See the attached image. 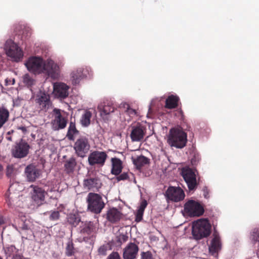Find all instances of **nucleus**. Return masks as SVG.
<instances>
[{"label":"nucleus","mask_w":259,"mask_h":259,"mask_svg":"<svg viewBox=\"0 0 259 259\" xmlns=\"http://www.w3.org/2000/svg\"><path fill=\"white\" fill-rule=\"evenodd\" d=\"M17 129L21 130L24 134L27 132V128L25 126H18Z\"/></svg>","instance_id":"nucleus-48"},{"label":"nucleus","mask_w":259,"mask_h":259,"mask_svg":"<svg viewBox=\"0 0 259 259\" xmlns=\"http://www.w3.org/2000/svg\"><path fill=\"white\" fill-rule=\"evenodd\" d=\"M25 64L29 71L34 73H41L44 71V61L40 57H30Z\"/></svg>","instance_id":"nucleus-9"},{"label":"nucleus","mask_w":259,"mask_h":259,"mask_svg":"<svg viewBox=\"0 0 259 259\" xmlns=\"http://www.w3.org/2000/svg\"><path fill=\"white\" fill-rule=\"evenodd\" d=\"M147 202L146 200H143L140 205V206L137 210V211L136 214V219L135 221L137 222H140L143 219V213L145 210V208L147 207Z\"/></svg>","instance_id":"nucleus-30"},{"label":"nucleus","mask_w":259,"mask_h":259,"mask_svg":"<svg viewBox=\"0 0 259 259\" xmlns=\"http://www.w3.org/2000/svg\"><path fill=\"white\" fill-rule=\"evenodd\" d=\"M213 237L209 246V252L212 255L218 252V251L220 250L221 247L220 237L218 234L214 232L213 234Z\"/></svg>","instance_id":"nucleus-22"},{"label":"nucleus","mask_w":259,"mask_h":259,"mask_svg":"<svg viewBox=\"0 0 259 259\" xmlns=\"http://www.w3.org/2000/svg\"><path fill=\"white\" fill-rule=\"evenodd\" d=\"M80 231L82 233H87V234H89L91 232V228L89 225H85V226L81 229Z\"/></svg>","instance_id":"nucleus-45"},{"label":"nucleus","mask_w":259,"mask_h":259,"mask_svg":"<svg viewBox=\"0 0 259 259\" xmlns=\"http://www.w3.org/2000/svg\"><path fill=\"white\" fill-rule=\"evenodd\" d=\"M75 252V249L72 241H68L66 247V254L67 256L72 255Z\"/></svg>","instance_id":"nucleus-38"},{"label":"nucleus","mask_w":259,"mask_h":259,"mask_svg":"<svg viewBox=\"0 0 259 259\" xmlns=\"http://www.w3.org/2000/svg\"><path fill=\"white\" fill-rule=\"evenodd\" d=\"M107 259H120V257L118 253L113 252L108 256Z\"/></svg>","instance_id":"nucleus-43"},{"label":"nucleus","mask_w":259,"mask_h":259,"mask_svg":"<svg viewBox=\"0 0 259 259\" xmlns=\"http://www.w3.org/2000/svg\"><path fill=\"white\" fill-rule=\"evenodd\" d=\"M210 231L211 225L206 219H200L193 223L192 234L197 240L208 236Z\"/></svg>","instance_id":"nucleus-2"},{"label":"nucleus","mask_w":259,"mask_h":259,"mask_svg":"<svg viewBox=\"0 0 259 259\" xmlns=\"http://www.w3.org/2000/svg\"><path fill=\"white\" fill-rule=\"evenodd\" d=\"M142 259H153L151 252L147 251L142 253Z\"/></svg>","instance_id":"nucleus-42"},{"label":"nucleus","mask_w":259,"mask_h":259,"mask_svg":"<svg viewBox=\"0 0 259 259\" xmlns=\"http://www.w3.org/2000/svg\"><path fill=\"white\" fill-rule=\"evenodd\" d=\"M167 142L171 147L182 149L187 142V135L181 127L172 128L170 130Z\"/></svg>","instance_id":"nucleus-1"},{"label":"nucleus","mask_w":259,"mask_h":259,"mask_svg":"<svg viewBox=\"0 0 259 259\" xmlns=\"http://www.w3.org/2000/svg\"><path fill=\"white\" fill-rule=\"evenodd\" d=\"M6 196L7 203L10 207L13 208L22 206L25 199L24 193H7Z\"/></svg>","instance_id":"nucleus-13"},{"label":"nucleus","mask_w":259,"mask_h":259,"mask_svg":"<svg viewBox=\"0 0 259 259\" xmlns=\"http://www.w3.org/2000/svg\"><path fill=\"white\" fill-rule=\"evenodd\" d=\"M149 163V159L143 155H141L134 160V163L138 169H141Z\"/></svg>","instance_id":"nucleus-31"},{"label":"nucleus","mask_w":259,"mask_h":259,"mask_svg":"<svg viewBox=\"0 0 259 259\" xmlns=\"http://www.w3.org/2000/svg\"><path fill=\"white\" fill-rule=\"evenodd\" d=\"M203 196L204 197L206 198V199H208L209 198V191L207 189V187H205L203 188Z\"/></svg>","instance_id":"nucleus-47"},{"label":"nucleus","mask_w":259,"mask_h":259,"mask_svg":"<svg viewBox=\"0 0 259 259\" xmlns=\"http://www.w3.org/2000/svg\"><path fill=\"white\" fill-rule=\"evenodd\" d=\"M73 148L76 154L78 157H84L91 148L89 139L85 137H80L76 140Z\"/></svg>","instance_id":"nucleus-4"},{"label":"nucleus","mask_w":259,"mask_h":259,"mask_svg":"<svg viewBox=\"0 0 259 259\" xmlns=\"http://www.w3.org/2000/svg\"><path fill=\"white\" fill-rule=\"evenodd\" d=\"M180 102V98L177 95H171L165 100V108L168 109H175L178 107Z\"/></svg>","instance_id":"nucleus-24"},{"label":"nucleus","mask_w":259,"mask_h":259,"mask_svg":"<svg viewBox=\"0 0 259 259\" xmlns=\"http://www.w3.org/2000/svg\"><path fill=\"white\" fill-rule=\"evenodd\" d=\"M121 179H117L118 181H119L120 180H121Z\"/></svg>","instance_id":"nucleus-58"},{"label":"nucleus","mask_w":259,"mask_h":259,"mask_svg":"<svg viewBox=\"0 0 259 259\" xmlns=\"http://www.w3.org/2000/svg\"><path fill=\"white\" fill-rule=\"evenodd\" d=\"M15 83V80L14 78H13L12 80L11 79L6 78L5 79V84L6 85H13Z\"/></svg>","instance_id":"nucleus-46"},{"label":"nucleus","mask_w":259,"mask_h":259,"mask_svg":"<svg viewBox=\"0 0 259 259\" xmlns=\"http://www.w3.org/2000/svg\"><path fill=\"white\" fill-rule=\"evenodd\" d=\"M76 165V159L74 157H71L67 160L64 164L65 170L67 173L73 172L75 166Z\"/></svg>","instance_id":"nucleus-32"},{"label":"nucleus","mask_w":259,"mask_h":259,"mask_svg":"<svg viewBox=\"0 0 259 259\" xmlns=\"http://www.w3.org/2000/svg\"><path fill=\"white\" fill-rule=\"evenodd\" d=\"M134 182L135 183H136V179H134Z\"/></svg>","instance_id":"nucleus-57"},{"label":"nucleus","mask_w":259,"mask_h":259,"mask_svg":"<svg viewBox=\"0 0 259 259\" xmlns=\"http://www.w3.org/2000/svg\"><path fill=\"white\" fill-rule=\"evenodd\" d=\"M179 112H180V113L181 115H183V111H182V110H180L179 111Z\"/></svg>","instance_id":"nucleus-55"},{"label":"nucleus","mask_w":259,"mask_h":259,"mask_svg":"<svg viewBox=\"0 0 259 259\" xmlns=\"http://www.w3.org/2000/svg\"><path fill=\"white\" fill-rule=\"evenodd\" d=\"M129 177L127 176L126 174H123L121 175H120L119 177H117L116 178H128Z\"/></svg>","instance_id":"nucleus-49"},{"label":"nucleus","mask_w":259,"mask_h":259,"mask_svg":"<svg viewBox=\"0 0 259 259\" xmlns=\"http://www.w3.org/2000/svg\"><path fill=\"white\" fill-rule=\"evenodd\" d=\"M30 148V145L25 141L21 139L12 149V154L15 158H22L28 154Z\"/></svg>","instance_id":"nucleus-10"},{"label":"nucleus","mask_w":259,"mask_h":259,"mask_svg":"<svg viewBox=\"0 0 259 259\" xmlns=\"http://www.w3.org/2000/svg\"><path fill=\"white\" fill-rule=\"evenodd\" d=\"M79 134V131L77 130L74 122L70 121L66 134V137L70 141H74L75 136Z\"/></svg>","instance_id":"nucleus-27"},{"label":"nucleus","mask_w":259,"mask_h":259,"mask_svg":"<svg viewBox=\"0 0 259 259\" xmlns=\"http://www.w3.org/2000/svg\"><path fill=\"white\" fill-rule=\"evenodd\" d=\"M139 250L138 246L134 243H129L124 249L123 257L124 259H135Z\"/></svg>","instance_id":"nucleus-17"},{"label":"nucleus","mask_w":259,"mask_h":259,"mask_svg":"<svg viewBox=\"0 0 259 259\" xmlns=\"http://www.w3.org/2000/svg\"><path fill=\"white\" fill-rule=\"evenodd\" d=\"M0 259H3V258L0 256Z\"/></svg>","instance_id":"nucleus-59"},{"label":"nucleus","mask_w":259,"mask_h":259,"mask_svg":"<svg viewBox=\"0 0 259 259\" xmlns=\"http://www.w3.org/2000/svg\"><path fill=\"white\" fill-rule=\"evenodd\" d=\"M184 210L190 217H199L204 212L202 206L193 200H190L185 204Z\"/></svg>","instance_id":"nucleus-6"},{"label":"nucleus","mask_w":259,"mask_h":259,"mask_svg":"<svg viewBox=\"0 0 259 259\" xmlns=\"http://www.w3.org/2000/svg\"><path fill=\"white\" fill-rule=\"evenodd\" d=\"M91 117L92 113L89 111L86 110L82 115L80 120L82 125L84 126H88L90 124Z\"/></svg>","instance_id":"nucleus-34"},{"label":"nucleus","mask_w":259,"mask_h":259,"mask_svg":"<svg viewBox=\"0 0 259 259\" xmlns=\"http://www.w3.org/2000/svg\"><path fill=\"white\" fill-rule=\"evenodd\" d=\"M35 103L38 108L45 112L47 111L52 106L50 96L45 93L40 92L36 96Z\"/></svg>","instance_id":"nucleus-14"},{"label":"nucleus","mask_w":259,"mask_h":259,"mask_svg":"<svg viewBox=\"0 0 259 259\" xmlns=\"http://www.w3.org/2000/svg\"><path fill=\"white\" fill-rule=\"evenodd\" d=\"M197 170L189 166H185L182 168L181 174L183 178H196Z\"/></svg>","instance_id":"nucleus-29"},{"label":"nucleus","mask_w":259,"mask_h":259,"mask_svg":"<svg viewBox=\"0 0 259 259\" xmlns=\"http://www.w3.org/2000/svg\"><path fill=\"white\" fill-rule=\"evenodd\" d=\"M23 82L27 87H31L34 82V80L28 74H25L23 76Z\"/></svg>","instance_id":"nucleus-37"},{"label":"nucleus","mask_w":259,"mask_h":259,"mask_svg":"<svg viewBox=\"0 0 259 259\" xmlns=\"http://www.w3.org/2000/svg\"><path fill=\"white\" fill-rule=\"evenodd\" d=\"M5 49L7 55L13 58L15 61H18L23 56L22 50L11 39L6 41Z\"/></svg>","instance_id":"nucleus-8"},{"label":"nucleus","mask_w":259,"mask_h":259,"mask_svg":"<svg viewBox=\"0 0 259 259\" xmlns=\"http://www.w3.org/2000/svg\"><path fill=\"white\" fill-rule=\"evenodd\" d=\"M106 219L111 223L119 222L122 218V213L117 208L113 207L107 210L106 214Z\"/></svg>","instance_id":"nucleus-18"},{"label":"nucleus","mask_w":259,"mask_h":259,"mask_svg":"<svg viewBox=\"0 0 259 259\" xmlns=\"http://www.w3.org/2000/svg\"><path fill=\"white\" fill-rule=\"evenodd\" d=\"M86 70L84 69L79 68L72 71L71 73V78L73 84L79 83L81 79L87 76Z\"/></svg>","instance_id":"nucleus-23"},{"label":"nucleus","mask_w":259,"mask_h":259,"mask_svg":"<svg viewBox=\"0 0 259 259\" xmlns=\"http://www.w3.org/2000/svg\"><path fill=\"white\" fill-rule=\"evenodd\" d=\"M9 116L8 110L3 107H0V128L8 120Z\"/></svg>","instance_id":"nucleus-33"},{"label":"nucleus","mask_w":259,"mask_h":259,"mask_svg":"<svg viewBox=\"0 0 259 259\" xmlns=\"http://www.w3.org/2000/svg\"><path fill=\"white\" fill-rule=\"evenodd\" d=\"M190 191L194 190L198 184L197 179H184Z\"/></svg>","instance_id":"nucleus-36"},{"label":"nucleus","mask_w":259,"mask_h":259,"mask_svg":"<svg viewBox=\"0 0 259 259\" xmlns=\"http://www.w3.org/2000/svg\"><path fill=\"white\" fill-rule=\"evenodd\" d=\"M68 222L72 226L75 227L80 222V218L75 214H70L67 218Z\"/></svg>","instance_id":"nucleus-35"},{"label":"nucleus","mask_w":259,"mask_h":259,"mask_svg":"<svg viewBox=\"0 0 259 259\" xmlns=\"http://www.w3.org/2000/svg\"><path fill=\"white\" fill-rule=\"evenodd\" d=\"M24 187L22 184H20L19 182L13 180V182L11 181L10 182V186L7 193L19 192V193H24Z\"/></svg>","instance_id":"nucleus-28"},{"label":"nucleus","mask_w":259,"mask_h":259,"mask_svg":"<svg viewBox=\"0 0 259 259\" xmlns=\"http://www.w3.org/2000/svg\"><path fill=\"white\" fill-rule=\"evenodd\" d=\"M27 178H38L41 174V170L33 164L28 165L25 168Z\"/></svg>","instance_id":"nucleus-20"},{"label":"nucleus","mask_w":259,"mask_h":259,"mask_svg":"<svg viewBox=\"0 0 259 259\" xmlns=\"http://www.w3.org/2000/svg\"><path fill=\"white\" fill-rule=\"evenodd\" d=\"M146 127L140 123L132 125L130 134L132 141L140 142L142 141L146 134Z\"/></svg>","instance_id":"nucleus-11"},{"label":"nucleus","mask_w":259,"mask_h":259,"mask_svg":"<svg viewBox=\"0 0 259 259\" xmlns=\"http://www.w3.org/2000/svg\"><path fill=\"white\" fill-rule=\"evenodd\" d=\"M69 87L65 83L56 82L54 84V94L56 98L62 100L66 98L69 95Z\"/></svg>","instance_id":"nucleus-15"},{"label":"nucleus","mask_w":259,"mask_h":259,"mask_svg":"<svg viewBox=\"0 0 259 259\" xmlns=\"http://www.w3.org/2000/svg\"><path fill=\"white\" fill-rule=\"evenodd\" d=\"M14 171V166L13 165H8L6 168V176L10 177Z\"/></svg>","instance_id":"nucleus-40"},{"label":"nucleus","mask_w":259,"mask_h":259,"mask_svg":"<svg viewBox=\"0 0 259 259\" xmlns=\"http://www.w3.org/2000/svg\"><path fill=\"white\" fill-rule=\"evenodd\" d=\"M107 157V154L105 151H94L91 153L88 157L89 164L91 166H103Z\"/></svg>","instance_id":"nucleus-12"},{"label":"nucleus","mask_w":259,"mask_h":259,"mask_svg":"<svg viewBox=\"0 0 259 259\" xmlns=\"http://www.w3.org/2000/svg\"><path fill=\"white\" fill-rule=\"evenodd\" d=\"M87 202L88 210L94 213H100L105 206L102 197L97 193H89L87 198Z\"/></svg>","instance_id":"nucleus-3"},{"label":"nucleus","mask_w":259,"mask_h":259,"mask_svg":"<svg viewBox=\"0 0 259 259\" xmlns=\"http://www.w3.org/2000/svg\"><path fill=\"white\" fill-rule=\"evenodd\" d=\"M49 190H42L37 186L33 187V190L32 192V198L37 203H41L45 200L46 191L48 192Z\"/></svg>","instance_id":"nucleus-21"},{"label":"nucleus","mask_w":259,"mask_h":259,"mask_svg":"<svg viewBox=\"0 0 259 259\" xmlns=\"http://www.w3.org/2000/svg\"><path fill=\"white\" fill-rule=\"evenodd\" d=\"M112 163V174L117 176L120 174L122 169V161L116 157L111 158Z\"/></svg>","instance_id":"nucleus-25"},{"label":"nucleus","mask_w":259,"mask_h":259,"mask_svg":"<svg viewBox=\"0 0 259 259\" xmlns=\"http://www.w3.org/2000/svg\"><path fill=\"white\" fill-rule=\"evenodd\" d=\"M4 170V167L2 164H0V172L3 171Z\"/></svg>","instance_id":"nucleus-53"},{"label":"nucleus","mask_w":259,"mask_h":259,"mask_svg":"<svg viewBox=\"0 0 259 259\" xmlns=\"http://www.w3.org/2000/svg\"><path fill=\"white\" fill-rule=\"evenodd\" d=\"M22 228L23 230H27L28 229V227L27 226H26L25 225H23V226L22 227Z\"/></svg>","instance_id":"nucleus-52"},{"label":"nucleus","mask_w":259,"mask_h":259,"mask_svg":"<svg viewBox=\"0 0 259 259\" xmlns=\"http://www.w3.org/2000/svg\"><path fill=\"white\" fill-rule=\"evenodd\" d=\"M253 240L255 242H258L259 245V231L257 230L253 233Z\"/></svg>","instance_id":"nucleus-44"},{"label":"nucleus","mask_w":259,"mask_h":259,"mask_svg":"<svg viewBox=\"0 0 259 259\" xmlns=\"http://www.w3.org/2000/svg\"><path fill=\"white\" fill-rule=\"evenodd\" d=\"M4 222V219L2 217L0 216V225L3 224Z\"/></svg>","instance_id":"nucleus-51"},{"label":"nucleus","mask_w":259,"mask_h":259,"mask_svg":"<svg viewBox=\"0 0 259 259\" xmlns=\"http://www.w3.org/2000/svg\"><path fill=\"white\" fill-rule=\"evenodd\" d=\"M60 217L58 211H53L50 212V219L52 221H56L59 219Z\"/></svg>","instance_id":"nucleus-39"},{"label":"nucleus","mask_w":259,"mask_h":259,"mask_svg":"<svg viewBox=\"0 0 259 259\" xmlns=\"http://www.w3.org/2000/svg\"><path fill=\"white\" fill-rule=\"evenodd\" d=\"M127 111L130 114H136V111L133 109L128 108Z\"/></svg>","instance_id":"nucleus-50"},{"label":"nucleus","mask_w":259,"mask_h":259,"mask_svg":"<svg viewBox=\"0 0 259 259\" xmlns=\"http://www.w3.org/2000/svg\"><path fill=\"white\" fill-rule=\"evenodd\" d=\"M54 118L51 121L53 130L59 131L66 127L68 119L61 114V110L54 108L53 111Z\"/></svg>","instance_id":"nucleus-5"},{"label":"nucleus","mask_w":259,"mask_h":259,"mask_svg":"<svg viewBox=\"0 0 259 259\" xmlns=\"http://www.w3.org/2000/svg\"><path fill=\"white\" fill-rule=\"evenodd\" d=\"M84 186L88 189H98L101 187L100 179H84Z\"/></svg>","instance_id":"nucleus-26"},{"label":"nucleus","mask_w":259,"mask_h":259,"mask_svg":"<svg viewBox=\"0 0 259 259\" xmlns=\"http://www.w3.org/2000/svg\"><path fill=\"white\" fill-rule=\"evenodd\" d=\"M98 109L100 112L101 115L103 116L113 112L115 107L111 101L107 100L99 105Z\"/></svg>","instance_id":"nucleus-19"},{"label":"nucleus","mask_w":259,"mask_h":259,"mask_svg":"<svg viewBox=\"0 0 259 259\" xmlns=\"http://www.w3.org/2000/svg\"><path fill=\"white\" fill-rule=\"evenodd\" d=\"M7 140H9V141H12V138L10 137H7Z\"/></svg>","instance_id":"nucleus-54"},{"label":"nucleus","mask_w":259,"mask_h":259,"mask_svg":"<svg viewBox=\"0 0 259 259\" xmlns=\"http://www.w3.org/2000/svg\"><path fill=\"white\" fill-rule=\"evenodd\" d=\"M165 196L167 202L169 201L178 202L184 199L185 194L180 187L170 186L166 191Z\"/></svg>","instance_id":"nucleus-7"},{"label":"nucleus","mask_w":259,"mask_h":259,"mask_svg":"<svg viewBox=\"0 0 259 259\" xmlns=\"http://www.w3.org/2000/svg\"><path fill=\"white\" fill-rule=\"evenodd\" d=\"M34 179H28L29 181V182H33L34 181Z\"/></svg>","instance_id":"nucleus-56"},{"label":"nucleus","mask_w":259,"mask_h":259,"mask_svg":"<svg viewBox=\"0 0 259 259\" xmlns=\"http://www.w3.org/2000/svg\"><path fill=\"white\" fill-rule=\"evenodd\" d=\"M107 247L104 245H103V246H101L98 249V252H99V254L101 255H105L107 254Z\"/></svg>","instance_id":"nucleus-41"},{"label":"nucleus","mask_w":259,"mask_h":259,"mask_svg":"<svg viewBox=\"0 0 259 259\" xmlns=\"http://www.w3.org/2000/svg\"><path fill=\"white\" fill-rule=\"evenodd\" d=\"M44 71L52 77H56L59 72V67L51 59H48L44 62Z\"/></svg>","instance_id":"nucleus-16"}]
</instances>
